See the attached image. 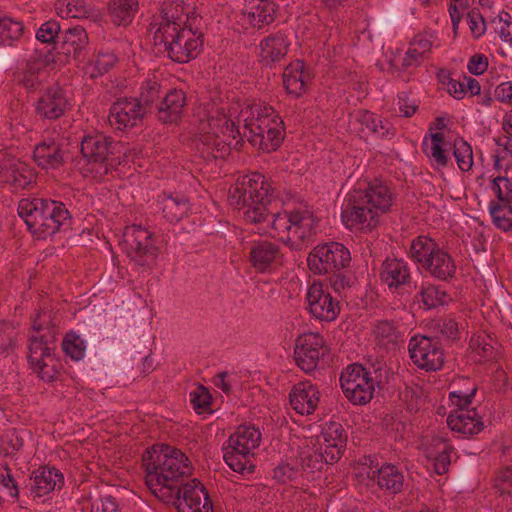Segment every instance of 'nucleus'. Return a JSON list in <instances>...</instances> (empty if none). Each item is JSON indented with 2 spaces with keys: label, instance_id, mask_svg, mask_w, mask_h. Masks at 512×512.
Masks as SVG:
<instances>
[{
  "label": "nucleus",
  "instance_id": "obj_46",
  "mask_svg": "<svg viewBox=\"0 0 512 512\" xmlns=\"http://www.w3.org/2000/svg\"><path fill=\"white\" fill-rule=\"evenodd\" d=\"M299 464L303 470L320 471L324 464H331L327 454L320 447L314 451H302L299 454Z\"/></svg>",
  "mask_w": 512,
  "mask_h": 512
},
{
  "label": "nucleus",
  "instance_id": "obj_13",
  "mask_svg": "<svg viewBox=\"0 0 512 512\" xmlns=\"http://www.w3.org/2000/svg\"><path fill=\"white\" fill-rule=\"evenodd\" d=\"M412 362L426 371L440 370L444 365V349L440 341L427 335H415L409 340Z\"/></svg>",
  "mask_w": 512,
  "mask_h": 512
},
{
  "label": "nucleus",
  "instance_id": "obj_4",
  "mask_svg": "<svg viewBox=\"0 0 512 512\" xmlns=\"http://www.w3.org/2000/svg\"><path fill=\"white\" fill-rule=\"evenodd\" d=\"M18 214L25 221L28 230L38 238H47L72 226V215L62 202L52 199H22Z\"/></svg>",
  "mask_w": 512,
  "mask_h": 512
},
{
  "label": "nucleus",
  "instance_id": "obj_27",
  "mask_svg": "<svg viewBox=\"0 0 512 512\" xmlns=\"http://www.w3.org/2000/svg\"><path fill=\"white\" fill-rule=\"evenodd\" d=\"M259 61L262 66L272 67L280 62L288 53L289 42L287 36L282 32L268 35L259 44Z\"/></svg>",
  "mask_w": 512,
  "mask_h": 512
},
{
  "label": "nucleus",
  "instance_id": "obj_42",
  "mask_svg": "<svg viewBox=\"0 0 512 512\" xmlns=\"http://www.w3.org/2000/svg\"><path fill=\"white\" fill-rule=\"evenodd\" d=\"M438 247L439 245L432 238L418 236L411 243L409 255L415 263L423 268Z\"/></svg>",
  "mask_w": 512,
  "mask_h": 512
},
{
  "label": "nucleus",
  "instance_id": "obj_32",
  "mask_svg": "<svg viewBox=\"0 0 512 512\" xmlns=\"http://www.w3.org/2000/svg\"><path fill=\"white\" fill-rule=\"evenodd\" d=\"M31 491L38 497L47 495L55 489L60 490L64 485L63 474L55 467L42 466L33 471Z\"/></svg>",
  "mask_w": 512,
  "mask_h": 512
},
{
  "label": "nucleus",
  "instance_id": "obj_52",
  "mask_svg": "<svg viewBox=\"0 0 512 512\" xmlns=\"http://www.w3.org/2000/svg\"><path fill=\"white\" fill-rule=\"evenodd\" d=\"M491 188L499 203H512V178L497 176L492 180Z\"/></svg>",
  "mask_w": 512,
  "mask_h": 512
},
{
  "label": "nucleus",
  "instance_id": "obj_43",
  "mask_svg": "<svg viewBox=\"0 0 512 512\" xmlns=\"http://www.w3.org/2000/svg\"><path fill=\"white\" fill-rule=\"evenodd\" d=\"M117 62V57L112 52L100 51L84 68L85 74L91 79H96L107 73Z\"/></svg>",
  "mask_w": 512,
  "mask_h": 512
},
{
  "label": "nucleus",
  "instance_id": "obj_61",
  "mask_svg": "<svg viewBox=\"0 0 512 512\" xmlns=\"http://www.w3.org/2000/svg\"><path fill=\"white\" fill-rule=\"evenodd\" d=\"M273 478L279 483H286L287 481L294 480L297 474V468L291 466L288 463L279 464L274 469Z\"/></svg>",
  "mask_w": 512,
  "mask_h": 512
},
{
  "label": "nucleus",
  "instance_id": "obj_2",
  "mask_svg": "<svg viewBox=\"0 0 512 512\" xmlns=\"http://www.w3.org/2000/svg\"><path fill=\"white\" fill-rule=\"evenodd\" d=\"M231 204L243 210L244 219L253 224L262 223L271 216L272 237L277 238L290 247L292 211L272 213L270 207L275 199L272 183L258 172L238 177L230 188Z\"/></svg>",
  "mask_w": 512,
  "mask_h": 512
},
{
  "label": "nucleus",
  "instance_id": "obj_15",
  "mask_svg": "<svg viewBox=\"0 0 512 512\" xmlns=\"http://www.w3.org/2000/svg\"><path fill=\"white\" fill-rule=\"evenodd\" d=\"M353 190L347 194L341 212V218L346 228L353 230H372L377 224V214L365 201H359Z\"/></svg>",
  "mask_w": 512,
  "mask_h": 512
},
{
  "label": "nucleus",
  "instance_id": "obj_20",
  "mask_svg": "<svg viewBox=\"0 0 512 512\" xmlns=\"http://www.w3.org/2000/svg\"><path fill=\"white\" fill-rule=\"evenodd\" d=\"M347 439L344 427L335 421L325 423L317 437L319 447L325 451L330 463H335L341 458L346 449Z\"/></svg>",
  "mask_w": 512,
  "mask_h": 512
},
{
  "label": "nucleus",
  "instance_id": "obj_5",
  "mask_svg": "<svg viewBox=\"0 0 512 512\" xmlns=\"http://www.w3.org/2000/svg\"><path fill=\"white\" fill-rule=\"evenodd\" d=\"M351 261L349 249L336 241L316 245L307 257L309 270L315 275H328L330 285L336 292L354 283L349 270Z\"/></svg>",
  "mask_w": 512,
  "mask_h": 512
},
{
  "label": "nucleus",
  "instance_id": "obj_60",
  "mask_svg": "<svg viewBox=\"0 0 512 512\" xmlns=\"http://www.w3.org/2000/svg\"><path fill=\"white\" fill-rule=\"evenodd\" d=\"M89 8L83 0H71L66 5V10L62 11L68 18H85L89 14Z\"/></svg>",
  "mask_w": 512,
  "mask_h": 512
},
{
  "label": "nucleus",
  "instance_id": "obj_19",
  "mask_svg": "<svg viewBox=\"0 0 512 512\" xmlns=\"http://www.w3.org/2000/svg\"><path fill=\"white\" fill-rule=\"evenodd\" d=\"M353 191L361 197L360 201H365L376 212L377 216L390 211L395 199L393 189L386 182L377 179L368 182L364 188L359 187Z\"/></svg>",
  "mask_w": 512,
  "mask_h": 512
},
{
  "label": "nucleus",
  "instance_id": "obj_45",
  "mask_svg": "<svg viewBox=\"0 0 512 512\" xmlns=\"http://www.w3.org/2000/svg\"><path fill=\"white\" fill-rule=\"evenodd\" d=\"M489 210L493 223L497 228L505 232L512 230V203L491 201Z\"/></svg>",
  "mask_w": 512,
  "mask_h": 512
},
{
  "label": "nucleus",
  "instance_id": "obj_33",
  "mask_svg": "<svg viewBox=\"0 0 512 512\" xmlns=\"http://www.w3.org/2000/svg\"><path fill=\"white\" fill-rule=\"evenodd\" d=\"M426 272L435 279L449 282L456 275V264L452 256L440 246L436 249L428 262L423 266Z\"/></svg>",
  "mask_w": 512,
  "mask_h": 512
},
{
  "label": "nucleus",
  "instance_id": "obj_25",
  "mask_svg": "<svg viewBox=\"0 0 512 512\" xmlns=\"http://www.w3.org/2000/svg\"><path fill=\"white\" fill-rule=\"evenodd\" d=\"M317 222L314 215L308 210H293L290 228L291 244L293 250H301L306 242L315 234Z\"/></svg>",
  "mask_w": 512,
  "mask_h": 512
},
{
  "label": "nucleus",
  "instance_id": "obj_55",
  "mask_svg": "<svg viewBox=\"0 0 512 512\" xmlns=\"http://www.w3.org/2000/svg\"><path fill=\"white\" fill-rule=\"evenodd\" d=\"M15 328L8 322L0 323V355H8L15 348Z\"/></svg>",
  "mask_w": 512,
  "mask_h": 512
},
{
  "label": "nucleus",
  "instance_id": "obj_1",
  "mask_svg": "<svg viewBox=\"0 0 512 512\" xmlns=\"http://www.w3.org/2000/svg\"><path fill=\"white\" fill-rule=\"evenodd\" d=\"M142 466L146 485L162 502L173 504L179 512H214L205 486L189 479L193 467L181 450L155 444L144 452Z\"/></svg>",
  "mask_w": 512,
  "mask_h": 512
},
{
  "label": "nucleus",
  "instance_id": "obj_30",
  "mask_svg": "<svg viewBox=\"0 0 512 512\" xmlns=\"http://www.w3.org/2000/svg\"><path fill=\"white\" fill-rule=\"evenodd\" d=\"M34 160L43 169H58L66 160L62 144L54 139L38 143L33 151Z\"/></svg>",
  "mask_w": 512,
  "mask_h": 512
},
{
  "label": "nucleus",
  "instance_id": "obj_57",
  "mask_svg": "<svg viewBox=\"0 0 512 512\" xmlns=\"http://www.w3.org/2000/svg\"><path fill=\"white\" fill-rule=\"evenodd\" d=\"M470 31L475 39L480 38L486 31V22L480 11L473 8L467 14Z\"/></svg>",
  "mask_w": 512,
  "mask_h": 512
},
{
  "label": "nucleus",
  "instance_id": "obj_23",
  "mask_svg": "<svg viewBox=\"0 0 512 512\" xmlns=\"http://www.w3.org/2000/svg\"><path fill=\"white\" fill-rule=\"evenodd\" d=\"M186 104V93L181 89H171L156 105L155 115L163 124H175L182 118Z\"/></svg>",
  "mask_w": 512,
  "mask_h": 512
},
{
  "label": "nucleus",
  "instance_id": "obj_44",
  "mask_svg": "<svg viewBox=\"0 0 512 512\" xmlns=\"http://www.w3.org/2000/svg\"><path fill=\"white\" fill-rule=\"evenodd\" d=\"M25 27L21 21L4 16L0 18V45L12 46L24 34Z\"/></svg>",
  "mask_w": 512,
  "mask_h": 512
},
{
  "label": "nucleus",
  "instance_id": "obj_62",
  "mask_svg": "<svg viewBox=\"0 0 512 512\" xmlns=\"http://www.w3.org/2000/svg\"><path fill=\"white\" fill-rule=\"evenodd\" d=\"M488 68V59L483 54L473 55L467 65L468 71L473 75H481Z\"/></svg>",
  "mask_w": 512,
  "mask_h": 512
},
{
  "label": "nucleus",
  "instance_id": "obj_54",
  "mask_svg": "<svg viewBox=\"0 0 512 512\" xmlns=\"http://www.w3.org/2000/svg\"><path fill=\"white\" fill-rule=\"evenodd\" d=\"M190 402L197 413L211 411V395L203 385H198L194 391L190 392Z\"/></svg>",
  "mask_w": 512,
  "mask_h": 512
},
{
  "label": "nucleus",
  "instance_id": "obj_38",
  "mask_svg": "<svg viewBox=\"0 0 512 512\" xmlns=\"http://www.w3.org/2000/svg\"><path fill=\"white\" fill-rule=\"evenodd\" d=\"M138 10V0H110L108 3V15L111 21L118 26L129 25Z\"/></svg>",
  "mask_w": 512,
  "mask_h": 512
},
{
  "label": "nucleus",
  "instance_id": "obj_58",
  "mask_svg": "<svg viewBox=\"0 0 512 512\" xmlns=\"http://www.w3.org/2000/svg\"><path fill=\"white\" fill-rule=\"evenodd\" d=\"M476 392L477 387L474 385L469 392H464L461 390L452 391L450 392L449 397L457 409H468L474 396L476 395Z\"/></svg>",
  "mask_w": 512,
  "mask_h": 512
},
{
  "label": "nucleus",
  "instance_id": "obj_34",
  "mask_svg": "<svg viewBox=\"0 0 512 512\" xmlns=\"http://www.w3.org/2000/svg\"><path fill=\"white\" fill-rule=\"evenodd\" d=\"M380 279L390 289L408 284L411 276L407 262L398 258H387L382 263Z\"/></svg>",
  "mask_w": 512,
  "mask_h": 512
},
{
  "label": "nucleus",
  "instance_id": "obj_24",
  "mask_svg": "<svg viewBox=\"0 0 512 512\" xmlns=\"http://www.w3.org/2000/svg\"><path fill=\"white\" fill-rule=\"evenodd\" d=\"M289 401L292 409L300 415H310L316 410L320 401V392L309 381L295 384L290 391Z\"/></svg>",
  "mask_w": 512,
  "mask_h": 512
},
{
  "label": "nucleus",
  "instance_id": "obj_10",
  "mask_svg": "<svg viewBox=\"0 0 512 512\" xmlns=\"http://www.w3.org/2000/svg\"><path fill=\"white\" fill-rule=\"evenodd\" d=\"M56 349V331L48 328V333L30 336L28 362L38 376L46 381H54L60 373V363L54 355Z\"/></svg>",
  "mask_w": 512,
  "mask_h": 512
},
{
  "label": "nucleus",
  "instance_id": "obj_35",
  "mask_svg": "<svg viewBox=\"0 0 512 512\" xmlns=\"http://www.w3.org/2000/svg\"><path fill=\"white\" fill-rule=\"evenodd\" d=\"M278 13L279 5L270 0H261L257 5L242 11L245 21L257 29L271 25L276 20Z\"/></svg>",
  "mask_w": 512,
  "mask_h": 512
},
{
  "label": "nucleus",
  "instance_id": "obj_36",
  "mask_svg": "<svg viewBox=\"0 0 512 512\" xmlns=\"http://www.w3.org/2000/svg\"><path fill=\"white\" fill-rule=\"evenodd\" d=\"M158 202L164 218L171 223L181 221L190 210L188 198L180 193H163L159 196Z\"/></svg>",
  "mask_w": 512,
  "mask_h": 512
},
{
  "label": "nucleus",
  "instance_id": "obj_41",
  "mask_svg": "<svg viewBox=\"0 0 512 512\" xmlns=\"http://www.w3.org/2000/svg\"><path fill=\"white\" fill-rule=\"evenodd\" d=\"M161 84L155 80L148 79L142 83L140 94L135 97L136 101L146 114L156 112V105L161 101Z\"/></svg>",
  "mask_w": 512,
  "mask_h": 512
},
{
  "label": "nucleus",
  "instance_id": "obj_21",
  "mask_svg": "<svg viewBox=\"0 0 512 512\" xmlns=\"http://www.w3.org/2000/svg\"><path fill=\"white\" fill-rule=\"evenodd\" d=\"M145 115L146 113L135 98H119L109 110L110 122L117 124L118 129L137 126Z\"/></svg>",
  "mask_w": 512,
  "mask_h": 512
},
{
  "label": "nucleus",
  "instance_id": "obj_50",
  "mask_svg": "<svg viewBox=\"0 0 512 512\" xmlns=\"http://www.w3.org/2000/svg\"><path fill=\"white\" fill-rule=\"evenodd\" d=\"M23 447V439L15 429L5 431L0 435V451L5 456L15 455Z\"/></svg>",
  "mask_w": 512,
  "mask_h": 512
},
{
  "label": "nucleus",
  "instance_id": "obj_3",
  "mask_svg": "<svg viewBox=\"0 0 512 512\" xmlns=\"http://www.w3.org/2000/svg\"><path fill=\"white\" fill-rule=\"evenodd\" d=\"M243 122L242 138L257 150L270 153L276 151L285 137L284 121L270 105L253 104L243 108L238 122Z\"/></svg>",
  "mask_w": 512,
  "mask_h": 512
},
{
  "label": "nucleus",
  "instance_id": "obj_28",
  "mask_svg": "<svg viewBox=\"0 0 512 512\" xmlns=\"http://www.w3.org/2000/svg\"><path fill=\"white\" fill-rule=\"evenodd\" d=\"M449 428L464 436H473L484 429L481 417L472 409H456L447 417Z\"/></svg>",
  "mask_w": 512,
  "mask_h": 512
},
{
  "label": "nucleus",
  "instance_id": "obj_56",
  "mask_svg": "<svg viewBox=\"0 0 512 512\" xmlns=\"http://www.w3.org/2000/svg\"><path fill=\"white\" fill-rule=\"evenodd\" d=\"M374 334L377 338L387 341L396 342L398 339L397 326L393 321L380 320L374 325Z\"/></svg>",
  "mask_w": 512,
  "mask_h": 512
},
{
  "label": "nucleus",
  "instance_id": "obj_29",
  "mask_svg": "<svg viewBox=\"0 0 512 512\" xmlns=\"http://www.w3.org/2000/svg\"><path fill=\"white\" fill-rule=\"evenodd\" d=\"M373 469V461L370 460V471L367 472L368 478L376 480L381 490L396 494L400 492L404 485V476L397 466L389 463Z\"/></svg>",
  "mask_w": 512,
  "mask_h": 512
},
{
  "label": "nucleus",
  "instance_id": "obj_26",
  "mask_svg": "<svg viewBox=\"0 0 512 512\" xmlns=\"http://www.w3.org/2000/svg\"><path fill=\"white\" fill-rule=\"evenodd\" d=\"M59 43L60 53L66 55L68 58L81 61L86 56L89 38L83 27L74 26L69 27L62 32Z\"/></svg>",
  "mask_w": 512,
  "mask_h": 512
},
{
  "label": "nucleus",
  "instance_id": "obj_16",
  "mask_svg": "<svg viewBox=\"0 0 512 512\" xmlns=\"http://www.w3.org/2000/svg\"><path fill=\"white\" fill-rule=\"evenodd\" d=\"M248 261L258 273H271L283 265L284 256L279 245L269 240L252 241Z\"/></svg>",
  "mask_w": 512,
  "mask_h": 512
},
{
  "label": "nucleus",
  "instance_id": "obj_63",
  "mask_svg": "<svg viewBox=\"0 0 512 512\" xmlns=\"http://www.w3.org/2000/svg\"><path fill=\"white\" fill-rule=\"evenodd\" d=\"M398 107L402 115L408 118L416 113L418 104L414 99H410L406 93H402L398 96Z\"/></svg>",
  "mask_w": 512,
  "mask_h": 512
},
{
  "label": "nucleus",
  "instance_id": "obj_59",
  "mask_svg": "<svg viewBox=\"0 0 512 512\" xmlns=\"http://www.w3.org/2000/svg\"><path fill=\"white\" fill-rule=\"evenodd\" d=\"M52 327L57 332L56 325L52 323L50 314L39 312L32 320V329L35 332L32 336L47 334L48 328Z\"/></svg>",
  "mask_w": 512,
  "mask_h": 512
},
{
  "label": "nucleus",
  "instance_id": "obj_6",
  "mask_svg": "<svg viewBox=\"0 0 512 512\" xmlns=\"http://www.w3.org/2000/svg\"><path fill=\"white\" fill-rule=\"evenodd\" d=\"M199 130L197 150L206 161L225 159L230 154V140L239 137L237 143L243 141L239 125L219 109L200 119Z\"/></svg>",
  "mask_w": 512,
  "mask_h": 512
},
{
  "label": "nucleus",
  "instance_id": "obj_18",
  "mask_svg": "<svg viewBox=\"0 0 512 512\" xmlns=\"http://www.w3.org/2000/svg\"><path fill=\"white\" fill-rule=\"evenodd\" d=\"M54 62L51 50L35 49L25 61L24 67L15 72V81L28 90H36L40 85V73Z\"/></svg>",
  "mask_w": 512,
  "mask_h": 512
},
{
  "label": "nucleus",
  "instance_id": "obj_22",
  "mask_svg": "<svg viewBox=\"0 0 512 512\" xmlns=\"http://www.w3.org/2000/svg\"><path fill=\"white\" fill-rule=\"evenodd\" d=\"M69 107L66 91L59 85L48 87L36 104L37 113L49 120L61 117Z\"/></svg>",
  "mask_w": 512,
  "mask_h": 512
},
{
  "label": "nucleus",
  "instance_id": "obj_48",
  "mask_svg": "<svg viewBox=\"0 0 512 512\" xmlns=\"http://www.w3.org/2000/svg\"><path fill=\"white\" fill-rule=\"evenodd\" d=\"M453 155L461 171L467 172L471 170L473 165V151L471 145L463 138H456L454 140Z\"/></svg>",
  "mask_w": 512,
  "mask_h": 512
},
{
  "label": "nucleus",
  "instance_id": "obj_9",
  "mask_svg": "<svg viewBox=\"0 0 512 512\" xmlns=\"http://www.w3.org/2000/svg\"><path fill=\"white\" fill-rule=\"evenodd\" d=\"M261 433L254 426L240 425L223 447L224 460L235 472L253 473L255 465L252 451L259 447Z\"/></svg>",
  "mask_w": 512,
  "mask_h": 512
},
{
  "label": "nucleus",
  "instance_id": "obj_14",
  "mask_svg": "<svg viewBox=\"0 0 512 512\" xmlns=\"http://www.w3.org/2000/svg\"><path fill=\"white\" fill-rule=\"evenodd\" d=\"M327 352L324 338L318 333H308L297 339L294 358L302 371L311 373L318 368Z\"/></svg>",
  "mask_w": 512,
  "mask_h": 512
},
{
  "label": "nucleus",
  "instance_id": "obj_37",
  "mask_svg": "<svg viewBox=\"0 0 512 512\" xmlns=\"http://www.w3.org/2000/svg\"><path fill=\"white\" fill-rule=\"evenodd\" d=\"M188 21V9L184 7V0H165L163 2L159 26L170 24L178 28L191 27L187 24Z\"/></svg>",
  "mask_w": 512,
  "mask_h": 512
},
{
  "label": "nucleus",
  "instance_id": "obj_64",
  "mask_svg": "<svg viewBox=\"0 0 512 512\" xmlns=\"http://www.w3.org/2000/svg\"><path fill=\"white\" fill-rule=\"evenodd\" d=\"M92 512H118V503L114 497L105 496L100 503L92 505Z\"/></svg>",
  "mask_w": 512,
  "mask_h": 512
},
{
  "label": "nucleus",
  "instance_id": "obj_12",
  "mask_svg": "<svg viewBox=\"0 0 512 512\" xmlns=\"http://www.w3.org/2000/svg\"><path fill=\"white\" fill-rule=\"evenodd\" d=\"M340 385L345 397L354 405H365L373 398L375 380L360 364H351L342 371Z\"/></svg>",
  "mask_w": 512,
  "mask_h": 512
},
{
  "label": "nucleus",
  "instance_id": "obj_11",
  "mask_svg": "<svg viewBox=\"0 0 512 512\" xmlns=\"http://www.w3.org/2000/svg\"><path fill=\"white\" fill-rule=\"evenodd\" d=\"M124 236L130 260L145 270H151L159 255L154 233L140 225H133L126 228Z\"/></svg>",
  "mask_w": 512,
  "mask_h": 512
},
{
  "label": "nucleus",
  "instance_id": "obj_49",
  "mask_svg": "<svg viewBox=\"0 0 512 512\" xmlns=\"http://www.w3.org/2000/svg\"><path fill=\"white\" fill-rule=\"evenodd\" d=\"M62 32L58 21L48 20L38 28L36 39L46 44H57L61 39Z\"/></svg>",
  "mask_w": 512,
  "mask_h": 512
},
{
  "label": "nucleus",
  "instance_id": "obj_39",
  "mask_svg": "<svg viewBox=\"0 0 512 512\" xmlns=\"http://www.w3.org/2000/svg\"><path fill=\"white\" fill-rule=\"evenodd\" d=\"M429 329L434 334L436 340H444L452 343L459 339V325L455 318L451 316L438 317L429 323Z\"/></svg>",
  "mask_w": 512,
  "mask_h": 512
},
{
  "label": "nucleus",
  "instance_id": "obj_7",
  "mask_svg": "<svg viewBox=\"0 0 512 512\" xmlns=\"http://www.w3.org/2000/svg\"><path fill=\"white\" fill-rule=\"evenodd\" d=\"M118 142L103 133L85 135L80 142L81 156L75 160V167L83 177L102 180L119 165L115 156Z\"/></svg>",
  "mask_w": 512,
  "mask_h": 512
},
{
  "label": "nucleus",
  "instance_id": "obj_51",
  "mask_svg": "<svg viewBox=\"0 0 512 512\" xmlns=\"http://www.w3.org/2000/svg\"><path fill=\"white\" fill-rule=\"evenodd\" d=\"M436 446L439 451L437 455L434 457V470L438 475L445 474L450 466V453L453 450V447L450 446L446 441L442 439L437 440Z\"/></svg>",
  "mask_w": 512,
  "mask_h": 512
},
{
  "label": "nucleus",
  "instance_id": "obj_47",
  "mask_svg": "<svg viewBox=\"0 0 512 512\" xmlns=\"http://www.w3.org/2000/svg\"><path fill=\"white\" fill-rule=\"evenodd\" d=\"M61 346L65 355L72 360L79 361L85 356L86 343L80 335L73 331L65 335Z\"/></svg>",
  "mask_w": 512,
  "mask_h": 512
},
{
  "label": "nucleus",
  "instance_id": "obj_31",
  "mask_svg": "<svg viewBox=\"0 0 512 512\" xmlns=\"http://www.w3.org/2000/svg\"><path fill=\"white\" fill-rule=\"evenodd\" d=\"M310 80V73L301 60H296L287 65L283 73V84L286 92L295 98L301 97L306 92Z\"/></svg>",
  "mask_w": 512,
  "mask_h": 512
},
{
  "label": "nucleus",
  "instance_id": "obj_40",
  "mask_svg": "<svg viewBox=\"0 0 512 512\" xmlns=\"http://www.w3.org/2000/svg\"><path fill=\"white\" fill-rule=\"evenodd\" d=\"M416 299L428 310L447 305L452 299L439 285L422 284Z\"/></svg>",
  "mask_w": 512,
  "mask_h": 512
},
{
  "label": "nucleus",
  "instance_id": "obj_8",
  "mask_svg": "<svg viewBox=\"0 0 512 512\" xmlns=\"http://www.w3.org/2000/svg\"><path fill=\"white\" fill-rule=\"evenodd\" d=\"M156 43H163L168 57L176 63H187L195 59L203 46V34L192 27L178 28L167 24L155 32Z\"/></svg>",
  "mask_w": 512,
  "mask_h": 512
},
{
  "label": "nucleus",
  "instance_id": "obj_17",
  "mask_svg": "<svg viewBox=\"0 0 512 512\" xmlns=\"http://www.w3.org/2000/svg\"><path fill=\"white\" fill-rule=\"evenodd\" d=\"M306 300L310 314L321 321L332 322L340 314V303L332 297L321 282L314 281L308 288Z\"/></svg>",
  "mask_w": 512,
  "mask_h": 512
},
{
  "label": "nucleus",
  "instance_id": "obj_53",
  "mask_svg": "<svg viewBox=\"0 0 512 512\" xmlns=\"http://www.w3.org/2000/svg\"><path fill=\"white\" fill-rule=\"evenodd\" d=\"M494 488L500 495H512V465L504 466L496 471Z\"/></svg>",
  "mask_w": 512,
  "mask_h": 512
}]
</instances>
